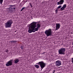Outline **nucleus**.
<instances>
[{
    "instance_id": "1",
    "label": "nucleus",
    "mask_w": 73,
    "mask_h": 73,
    "mask_svg": "<svg viewBox=\"0 0 73 73\" xmlns=\"http://www.w3.org/2000/svg\"><path fill=\"white\" fill-rule=\"evenodd\" d=\"M29 28L28 32L30 33L32 32H35L36 31H38V28H40L41 24L40 21L36 22H33L29 25Z\"/></svg>"
},
{
    "instance_id": "2",
    "label": "nucleus",
    "mask_w": 73,
    "mask_h": 73,
    "mask_svg": "<svg viewBox=\"0 0 73 73\" xmlns=\"http://www.w3.org/2000/svg\"><path fill=\"white\" fill-rule=\"evenodd\" d=\"M13 21L10 19L7 22L5 23V27L6 28H11V25L13 24Z\"/></svg>"
},
{
    "instance_id": "3",
    "label": "nucleus",
    "mask_w": 73,
    "mask_h": 73,
    "mask_svg": "<svg viewBox=\"0 0 73 73\" xmlns=\"http://www.w3.org/2000/svg\"><path fill=\"white\" fill-rule=\"evenodd\" d=\"M36 64L40 65L41 68V71L44 68H45V66H46V64L43 61L39 62L38 63Z\"/></svg>"
},
{
    "instance_id": "4",
    "label": "nucleus",
    "mask_w": 73,
    "mask_h": 73,
    "mask_svg": "<svg viewBox=\"0 0 73 73\" xmlns=\"http://www.w3.org/2000/svg\"><path fill=\"white\" fill-rule=\"evenodd\" d=\"M45 33L46 35L47 36H50L52 35V29H49L48 30H46L45 32Z\"/></svg>"
},
{
    "instance_id": "5",
    "label": "nucleus",
    "mask_w": 73,
    "mask_h": 73,
    "mask_svg": "<svg viewBox=\"0 0 73 73\" xmlns=\"http://www.w3.org/2000/svg\"><path fill=\"white\" fill-rule=\"evenodd\" d=\"M66 50V48H62L59 50H58V53L59 54H63L64 55L65 54V52Z\"/></svg>"
},
{
    "instance_id": "6",
    "label": "nucleus",
    "mask_w": 73,
    "mask_h": 73,
    "mask_svg": "<svg viewBox=\"0 0 73 73\" xmlns=\"http://www.w3.org/2000/svg\"><path fill=\"white\" fill-rule=\"evenodd\" d=\"M9 7L8 8V9H9L8 12H11V11H12L13 9L14 10L16 9V5H9Z\"/></svg>"
},
{
    "instance_id": "7",
    "label": "nucleus",
    "mask_w": 73,
    "mask_h": 73,
    "mask_svg": "<svg viewBox=\"0 0 73 73\" xmlns=\"http://www.w3.org/2000/svg\"><path fill=\"white\" fill-rule=\"evenodd\" d=\"M13 62H14V61H13V59H12L11 60L9 61L6 64V66H11V65H12Z\"/></svg>"
},
{
    "instance_id": "8",
    "label": "nucleus",
    "mask_w": 73,
    "mask_h": 73,
    "mask_svg": "<svg viewBox=\"0 0 73 73\" xmlns=\"http://www.w3.org/2000/svg\"><path fill=\"white\" fill-rule=\"evenodd\" d=\"M56 28L55 29V30L57 31L58 29H59V28H60V27H61V25H60V23H56Z\"/></svg>"
},
{
    "instance_id": "9",
    "label": "nucleus",
    "mask_w": 73,
    "mask_h": 73,
    "mask_svg": "<svg viewBox=\"0 0 73 73\" xmlns=\"http://www.w3.org/2000/svg\"><path fill=\"white\" fill-rule=\"evenodd\" d=\"M64 0H60L59 2H57V5H61L64 3Z\"/></svg>"
},
{
    "instance_id": "10",
    "label": "nucleus",
    "mask_w": 73,
    "mask_h": 73,
    "mask_svg": "<svg viewBox=\"0 0 73 73\" xmlns=\"http://www.w3.org/2000/svg\"><path fill=\"white\" fill-rule=\"evenodd\" d=\"M56 66H60L61 65V62L60 60H57L56 62Z\"/></svg>"
},
{
    "instance_id": "11",
    "label": "nucleus",
    "mask_w": 73,
    "mask_h": 73,
    "mask_svg": "<svg viewBox=\"0 0 73 73\" xmlns=\"http://www.w3.org/2000/svg\"><path fill=\"white\" fill-rule=\"evenodd\" d=\"M66 8V4H65L60 8V11H64V10H65V8Z\"/></svg>"
},
{
    "instance_id": "12",
    "label": "nucleus",
    "mask_w": 73,
    "mask_h": 73,
    "mask_svg": "<svg viewBox=\"0 0 73 73\" xmlns=\"http://www.w3.org/2000/svg\"><path fill=\"white\" fill-rule=\"evenodd\" d=\"M14 61V63H15V64H17V63H18L19 61H20V60L18 58H16L15 59Z\"/></svg>"
},
{
    "instance_id": "13",
    "label": "nucleus",
    "mask_w": 73,
    "mask_h": 73,
    "mask_svg": "<svg viewBox=\"0 0 73 73\" xmlns=\"http://www.w3.org/2000/svg\"><path fill=\"white\" fill-rule=\"evenodd\" d=\"M17 41L16 40H13L12 41H10V42H11V44H12V43H16V42H17Z\"/></svg>"
},
{
    "instance_id": "14",
    "label": "nucleus",
    "mask_w": 73,
    "mask_h": 73,
    "mask_svg": "<svg viewBox=\"0 0 73 73\" xmlns=\"http://www.w3.org/2000/svg\"><path fill=\"white\" fill-rule=\"evenodd\" d=\"M35 66L36 68H37V69H38V68H39L40 66L39 65H35Z\"/></svg>"
},
{
    "instance_id": "15",
    "label": "nucleus",
    "mask_w": 73,
    "mask_h": 73,
    "mask_svg": "<svg viewBox=\"0 0 73 73\" xmlns=\"http://www.w3.org/2000/svg\"><path fill=\"white\" fill-rule=\"evenodd\" d=\"M3 0H0V3L1 4H2V3H3Z\"/></svg>"
},
{
    "instance_id": "16",
    "label": "nucleus",
    "mask_w": 73,
    "mask_h": 73,
    "mask_svg": "<svg viewBox=\"0 0 73 73\" xmlns=\"http://www.w3.org/2000/svg\"><path fill=\"white\" fill-rule=\"evenodd\" d=\"M61 7H62V6H61V5H60V6H59L57 8V9H59L60 8H61Z\"/></svg>"
},
{
    "instance_id": "17",
    "label": "nucleus",
    "mask_w": 73,
    "mask_h": 73,
    "mask_svg": "<svg viewBox=\"0 0 73 73\" xmlns=\"http://www.w3.org/2000/svg\"><path fill=\"white\" fill-rule=\"evenodd\" d=\"M29 4V5H30V6H31V8H32V7H33V6H32V3H30Z\"/></svg>"
},
{
    "instance_id": "18",
    "label": "nucleus",
    "mask_w": 73,
    "mask_h": 73,
    "mask_svg": "<svg viewBox=\"0 0 73 73\" xmlns=\"http://www.w3.org/2000/svg\"><path fill=\"white\" fill-rule=\"evenodd\" d=\"M21 49H24V47L23 46H21Z\"/></svg>"
},
{
    "instance_id": "19",
    "label": "nucleus",
    "mask_w": 73,
    "mask_h": 73,
    "mask_svg": "<svg viewBox=\"0 0 73 73\" xmlns=\"http://www.w3.org/2000/svg\"><path fill=\"white\" fill-rule=\"evenodd\" d=\"M5 52H6V53H8V49H6V50H5Z\"/></svg>"
},
{
    "instance_id": "20",
    "label": "nucleus",
    "mask_w": 73,
    "mask_h": 73,
    "mask_svg": "<svg viewBox=\"0 0 73 73\" xmlns=\"http://www.w3.org/2000/svg\"><path fill=\"white\" fill-rule=\"evenodd\" d=\"M25 7H23L22 9L21 10V11H22L23 10V9H25Z\"/></svg>"
},
{
    "instance_id": "21",
    "label": "nucleus",
    "mask_w": 73,
    "mask_h": 73,
    "mask_svg": "<svg viewBox=\"0 0 73 73\" xmlns=\"http://www.w3.org/2000/svg\"><path fill=\"white\" fill-rule=\"evenodd\" d=\"M72 62L73 63V58H72Z\"/></svg>"
},
{
    "instance_id": "22",
    "label": "nucleus",
    "mask_w": 73,
    "mask_h": 73,
    "mask_svg": "<svg viewBox=\"0 0 73 73\" xmlns=\"http://www.w3.org/2000/svg\"><path fill=\"white\" fill-rule=\"evenodd\" d=\"M45 53V52H43V53H42V54H44Z\"/></svg>"
},
{
    "instance_id": "23",
    "label": "nucleus",
    "mask_w": 73,
    "mask_h": 73,
    "mask_svg": "<svg viewBox=\"0 0 73 73\" xmlns=\"http://www.w3.org/2000/svg\"><path fill=\"white\" fill-rule=\"evenodd\" d=\"M56 13H58V12H57V11H56Z\"/></svg>"
},
{
    "instance_id": "24",
    "label": "nucleus",
    "mask_w": 73,
    "mask_h": 73,
    "mask_svg": "<svg viewBox=\"0 0 73 73\" xmlns=\"http://www.w3.org/2000/svg\"><path fill=\"white\" fill-rule=\"evenodd\" d=\"M53 72H56V71L54 70L53 71Z\"/></svg>"
},
{
    "instance_id": "25",
    "label": "nucleus",
    "mask_w": 73,
    "mask_h": 73,
    "mask_svg": "<svg viewBox=\"0 0 73 73\" xmlns=\"http://www.w3.org/2000/svg\"><path fill=\"white\" fill-rule=\"evenodd\" d=\"M28 7H26V8H27V9H28Z\"/></svg>"
},
{
    "instance_id": "26",
    "label": "nucleus",
    "mask_w": 73,
    "mask_h": 73,
    "mask_svg": "<svg viewBox=\"0 0 73 73\" xmlns=\"http://www.w3.org/2000/svg\"><path fill=\"white\" fill-rule=\"evenodd\" d=\"M58 10H57V9H56V11H57Z\"/></svg>"
},
{
    "instance_id": "27",
    "label": "nucleus",
    "mask_w": 73,
    "mask_h": 73,
    "mask_svg": "<svg viewBox=\"0 0 73 73\" xmlns=\"http://www.w3.org/2000/svg\"><path fill=\"white\" fill-rule=\"evenodd\" d=\"M44 3V2H42V3H43V4Z\"/></svg>"
},
{
    "instance_id": "28",
    "label": "nucleus",
    "mask_w": 73,
    "mask_h": 73,
    "mask_svg": "<svg viewBox=\"0 0 73 73\" xmlns=\"http://www.w3.org/2000/svg\"><path fill=\"white\" fill-rule=\"evenodd\" d=\"M72 44L73 45V42H72Z\"/></svg>"
},
{
    "instance_id": "29",
    "label": "nucleus",
    "mask_w": 73,
    "mask_h": 73,
    "mask_svg": "<svg viewBox=\"0 0 73 73\" xmlns=\"http://www.w3.org/2000/svg\"><path fill=\"white\" fill-rule=\"evenodd\" d=\"M71 34H72H72H73V33L71 32Z\"/></svg>"
}]
</instances>
